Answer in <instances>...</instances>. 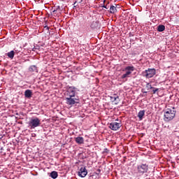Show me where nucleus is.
Wrapping results in <instances>:
<instances>
[{
  "label": "nucleus",
  "mask_w": 179,
  "mask_h": 179,
  "mask_svg": "<svg viewBox=\"0 0 179 179\" xmlns=\"http://www.w3.org/2000/svg\"><path fill=\"white\" fill-rule=\"evenodd\" d=\"M79 92H80V90L75 86H70L68 87L65 98L66 104H67V106L73 107V106L79 104V103H80V99H79L78 96Z\"/></svg>",
  "instance_id": "obj_1"
},
{
  "label": "nucleus",
  "mask_w": 179,
  "mask_h": 179,
  "mask_svg": "<svg viewBox=\"0 0 179 179\" xmlns=\"http://www.w3.org/2000/svg\"><path fill=\"white\" fill-rule=\"evenodd\" d=\"M176 110H174V108H168L165 110L164 115V120L166 121V122H169V121H171L176 117Z\"/></svg>",
  "instance_id": "obj_2"
},
{
  "label": "nucleus",
  "mask_w": 179,
  "mask_h": 179,
  "mask_svg": "<svg viewBox=\"0 0 179 179\" xmlns=\"http://www.w3.org/2000/svg\"><path fill=\"white\" fill-rule=\"evenodd\" d=\"M40 125H41V120L36 117L30 118L28 122V127L29 129H35L38 127H40Z\"/></svg>",
  "instance_id": "obj_3"
},
{
  "label": "nucleus",
  "mask_w": 179,
  "mask_h": 179,
  "mask_svg": "<svg viewBox=\"0 0 179 179\" xmlns=\"http://www.w3.org/2000/svg\"><path fill=\"white\" fill-rule=\"evenodd\" d=\"M125 73L122 74L121 79H127V78H130L131 74L134 71H135V66H127L124 68Z\"/></svg>",
  "instance_id": "obj_4"
},
{
  "label": "nucleus",
  "mask_w": 179,
  "mask_h": 179,
  "mask_svg": "<svg viewBox=\"0 0 179 179\" xmlns=\"http://www.w3.org/2000/svg\"><path fill=\"white\" fill-rule=\"evenodd\" d=\"M137 170L138 174H145V173H148V170H149V166L146 164H142L138 166Z\"/></svg>",
  "instance_id": "obj_5"
},
{
  "label": "nucleus",
  "mask_w": 179,
  "mask_h": 179,
  "mask_svg": "<svg viewBox=\"0 0 179 179\" xmlns=\"http://www.w3.org/2000/svg\"><path fill=\"white\" fill-rule=\"evenodd\" d=\"M145 74L144 76L147 78V79H149L150 78H153L155 75H156V69H148L147 70H145L143 72Z\"/></svg>",
  "instance_id": "obj_6"
},
{
  "label": "nucleus",
  "mask_w": 179,
  "mask_h": 179,
  "mask_svg": "<svg viewBox=\"0 0 179 179\" xmlns=\"http://www.w3.org/2000/svg\"><path fill=\"white\" fill-rule=\"evenodd\" d=\"M120 127H122L121 123H118L117 122H111L109 124L110 129H112V131H118L120 129Z\"/></svg>",
  "instance_id": "obj_7"
},
{
  "label": "nucleus",
  "mask_w": 179,
  "mask_h": 179,
  "mask_svg": "<svg viewBox=\"0 0 179 179\" xmlns=\"http://www.w3.org/2000/svg\"><path fill=\"white\" fill-rule=\"evenodd\" d=\"M86 176H87V169H86V166H83L78 171V176L85 178Z\"/></svg>",
  "instance_id": "obj_8"
},
{
  "label": "nucleus",
  "mask_w": 179,
  "mask_h": 179,
  "mask_svg": "<svg viewBox=\"0 0 179 179\" xmlns=\"http://www.w3.org/2000/svg\"><path fill=\"white\" fill-rule=\"evenodd\" d=\"M110 101H112V103L115 102V104H117L118 103H120V96H118V95L114 94L113 96H110Z\"/></svg>",
  "instance_id": "obj_9"
},
{
  "label": "nucleus",
  "mask_w": 179,
  "mask_h": 179,
  "mask_svg": "<svg viewBox=\"0 0 179 179\" xmlns=\"http://www.w3.org/2000/svg\"><path fill=\"white\" fill-rule=\"evenodd\" d=\"M76 143L78 145H83L85 143V138L83 137L78 136L74 138Z\"/></svg>",
  "instance_id": "obj_10"
},
{
  "label": "nucleus",
  "mask_w": 179,
  "mask_h": 179,
  "mask_svg": "<svg viewBox=\"0 0 179 179\" xmlns=\"http://www.w3.org/2000/svg\"><path fill=\"white\" fill-rule=\"evenodd\" d=\"M29 71L31 73H38V69H37V66L36 65L30 66L29 68Z\"/></svg>",
  "instance_id": "obj_11"
},
{
  "label": "nucleus",
  "mask_w": 179,
  "mask_h": 179,
  "mask_svg": "<svg viewBox=\"0 0 179 179\" xmlns=\"http://www.w3.org/2000/svg\"><path fill=\"white\" fill-rule=\"evenodd\" d=\"M33 95V92L30 90H27L24 92V96L27 97V99H30L31 96Z\"/></svg>",
  "instance_id": "obj_12"
},
{
  "label": "nucleus",
  "mask_w": 179,
  "mask_h": 179,
  "mask_svg": "<svg viewBox=\"0 0 179 179\" xmlns=\"http://www.w3.org/2000/svg\"><path fill=\"white\" fill-rule=\"evenodd\" d=\"M145 110H140L138 112V117L141 121H142V120H143V116L145 115Z\"/></svg>",
  "instance_id": "obj_13"
},
{
  "label": "nucleus",
  "mask_w": 179,
  "mask_h": 179,
  "mask_svg": "<svg viewBox=\"0 0 179 179\" xmlns=\"http://www.w3.org/2000/svg\"><path fill=\"white\" fill-rule=\"evenodd\" d=\"M110 13H117V6L111 5L110 7Z\"/></svg>",
  "instance_id": "obj_14"
},
{
  "label": "nucleus",
  "mask_w": 179,
  "mask_h": 179,
  "mask_svg": "<svg viewBox=\"0 0 179 179\" xmlns=\"http://www.w3.org/2000/svg\"><path fill=\"white\" fill-rule=\"evenodd\" d=\"M6 55L8 57V58H10V59H13L15 57V51L14 50L10 51L6 54Z\"/></svg>",
  "instance_id": "obj_15"
},
{
  "label": "nucleus",
  "mask_w": 179,
  "mask_h": 179,
  "mask_svg": "<svg viewBox=\"0 0 179 179\" xmlns=\"http://www.w3.org/2000/svg\"><path fill=\"white\" fill-rule=\"evenodd\" d=\"M50 177H51V178H53V179L57 178L58 177V172L55 171H52L50 173Z\"/></svg>",
  "instance_id": "obj_16"
},
{
  "label": "nucleus",
  "mask_w": 179,
  "mask_h": 179,
  "mask_svg": "<svg viewBox=\"0 0 179 179\" xmlns=\"http://www.w3.org/2000/svg\"><path fill=\"white\" fill-rule=\"evenodd\" d=\"M166 30V27L163 24H160L157 27V31L162 32Z\"/></svg>",
  "instance_id": "obj_17"
},
{
  "label": "nucleus",
  "mask_w": 179,
  "mask_h": 179,
  "mask_svg": "<svg viewBox=\"0 0 179 179\" xmlns=\"http://www.w3.org/2000/svg\"><path fill=\"white\" fill-rule=\"evenodd\" d=\"M146 88L147 90H150L153 89V87H152V84H150V83H146Z\"/></svg>",
  "instance_id": "obj_18"
},
{
  "label": "nucleus",
  "mask_w": 179,
  "mask_h": 179,
  "mask_svg": "<svg viewBox=\"0 0 179 179\" xmlns=\"http://www.w3.org/2000/svg\"><path fill=\"white\" fill-rule=\"evenodd\" d=\"M153 94H156L159 92V88L153 87L152 88Z\"/></svg>",
  "instance_id": "obj_19"
},
{
  "label": "nucleus",
  "mask_w": 179,
  "mask_h": 179,
  "mask_svg": "<svg viewBox=\"0 0 179 179\" xmlns=\"http://www.w3.org/2000/svg\"><path fill=\"white\" fill-rule=\"evenodd\" d=\"M108 152H109V150H108V149H107V148H105V149L103 150V153H108Z\"/></svg>",
  "instance_id": "obj_20"
},
{
  "label": "nucleus",
  "mask_w": 179,
  "mask_h": 179,
  "mask_svg": "<svg viewBox=\"0 0 179 179\" xmlns=\"http://www.w3.org/2000/svg\"><path fill=\"white\" fill-rule=\"evenodd\" d=\"M94 24H96V22H92V24H91L92 29H94Z\"/></svg>",
  "instance_id": "obj_21"
},
{
  "label": "nucleus",
  "mask_w": 179,
  "mask_h": 179,
  "mask_svg": "<svg viewBox=\"0 0 179 179\" xmlns=\"http://www.w3.org/2000/svg\"><path fill=\"white\" fill-rule=\"evenodd\" d=\"M103 8H104L105 9H108V7H107V6H103Z\"/></svg>",
  "instance_id": "obj_22"
},
{
  "label": "nucleus",
  "mask_w": 179,
  "mask_h": 179,
  "mask_svg": "<svg viewBox=\"0 0 179 179\" xmlns=\"http://www.w3.org/2000/svg\"><path fill=\"white\" fill-rule=\"evenodd\" d=\"M45 28L46 29V30H50V27H49L45 26Z\"/></svg>",
  "instance_id": "obj_23"
},
{
  "label": "nucleus",
  "mask_w": 179,
  "mask_h": 179,
  "mask_svg": "<svg viewBox=\"0 0 179 179\" xmlns=\"http://www.w3.org/2000/svg\"><path fill=\"white\" fill-rule=\"evenodd\" d=\"M3 138V136L0 135V139H2Z\"/></svg>",
  "instance_id": "obj_24"
},
{
  "label": "nucleus",
  "mask_w": 179,
  "mask_h": 179,
  "mask_svg": "<svg viewBox=\"0 0 179 179\" xmlns=\"http://www.w3.org/2000/svg\"><path fill=\"white\" fill-rule=\"evenodd\" d=\"M35 50H36V48H33V51H35Z\"/></svg>",
  "instance_id": "obj_25"
},
{
  "label": "nucleus",
  "mask_w": 179,
  "mask_h": 179,
  "mask_svg": "<svg viewBox=\"0 0 179 179\" xmlns=\"http://www.w3.org/2000/svg\"><path fill=\"white\" fill-rule=\"evenodd\" d=\"M53 12H57V10H54Z\"/></svg>",
  "instance_id": "obj_26"
},
{
  "label": "nucleus",
  "mask_w": 179,
  "mask_h": 179,
  "mask_svg": "<svg viewBox=\"0 0 179 179\" xmlns=\"http://www.w3.org/2000/svg\"><path fill=\"white\" fill-rule=\"evenodd\" d=\"M143 93H148V92H144Z\"/></svg>",
  "instance_id": "obj_27"
},
{
  "label": "nucleus",
  "mask_w": 179,
  "mask_h": 179,
  "mask_svg": "<svg viewBox=\"0 0 179 179\" xmlns=\"http://www.w3.org/2000/svg\"><path fill=\"white\" fill-rule=\"evenodd\" d=\"M0 102H1V99H0Z\"/></svg>",
  "instance_id": "obj_28"
}]
</instances>
